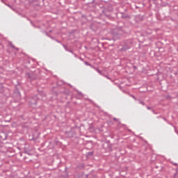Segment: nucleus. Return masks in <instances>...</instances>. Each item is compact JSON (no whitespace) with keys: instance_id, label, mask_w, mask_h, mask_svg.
<instances>
[{"instance_id":"f257e3e1","label":"nucleus","mask_w":178,"mask_h":178,"mask_svg":"<svg viewBox=\"0 0 178 178\" xmlns=\"http://www.w3.org/2000/svg\"><path fill=\"white\" fill-rule=\"evenodd\" d=\"M126 30L123 26H116L111 31V34L113 37V40H120L123 34H125Z\"/></svg>"},{"instance_id":"f03ea898","label":"nucleus","mask_w":178,"mask_h":178,"mask_svg":"<svg viewBox=\"0 0 178 178\" xmlns=\"http://www.w3.org/2000/svg\"><path fill=\"white\" fill-rule=\"evenodd\" d=\"M131 45H133V40L129 39L128 40H125L124 42V44L122 45V47L120 49V51L122 52H126V51L131 48Z\"/></svg>"},{"instance_id":"7ed1b4c3","label":"nucleus","mask_w":178,"mask_h":178,"mask_svg":"<svg viewBox=\"0 0 178 178\" xmlns=\"http://www.w3.org/2000/svg\"><path fill=\"white\" fill-rule=\"evenodd\" d=\"M12 147V144H10V143H3L0 141V148H1V152H6L9 150V148Z\"/></svg>"},{"instance_id":"20e7f679","label":"nucleus","mask_w":178,"mask_h":178,"mask_svg":"<svg viewBox=\"0 0 178 178\" xmlns=\"http://www.w3.org/2000/svg\"><path fill=\"white\" fill-rule=\"evenodd\" d=\"M38 99H41V95L38 94V95H35L30 99L29 104L31 106H35L37 105V102Z\"/></svg>"},{"instance_id":"39448f33","label":"nucleus","mask_w":178,"mask_h":178,"mask_svg":"<svg viewBox=\"0 0 178 178\" xmlns=\"http://www.w3.org/2000/svg\"><path fill=\"white\" fill-rule=\"evenodd\" d=\"M26 79H29V80H35V79H38V76L34 72L26 73Z\"/></svg>"},{"instance_id":"423d86ee","label":"nucleus","mask_w":178,"mask_h":178,"mask_svg":"<svg viewBox=\"0 0 178 178\" xmlns=\"http://www.w3.org/2000/svg\"><path fill=\"white\" fill-rule=\"evenodd\" d=\"M135 20L136 23H138V22H143V20H144V17L142 15H136L135 17Z\"/></svg>"},{"instance_id":"0eeeda50","label":"nucleus","mask_w":178,"mask_h":178,"mask_svg":"<svg viewBox=\"0 0 178 178\" xmlns=\"http://www.w3.org/2000/svg\"><path fill=\"white\" fill-rule=\"evenodd\" d=\"M7 135L5 132H1L0 134V141H2L3 140H6Z\"/></svg>"},{"instance_id":"6e6552de","label":"nucleus","mask_w":178,"mask_h":178,"mask_svg":"<svg viewBox=\"0 0 178 178\" xmlns=\"http://www.w3.org/2000/svg\"><path fill=\"white\" fill-rule=\"evenodd\" d=\"M29 3L31 5H40V1L38 0H29Z\"/></svg>"},{"instance_id":"1a4fd4ad","label":"nucleus","mask_w":178,"mask_h":178,"mask_svg":"<svg viewBox=\"0 0 178 178\" xmlns=\"http://www.w3.org/2000/svg\"><path fill=\"white\" fill-rule=\"evenodd\" d=\"M65 134L67 136H68L70 138L73 137V132L72 131L65 132Z\"/></svg>"},{"instance_id":"9d476101","label":"nucleus","mask_w":178,"mask_h":178,"mask_svg":"<svg viewBox=\"0 0 178 178\" xmlns=\"http://www.w3.org/2000/svg\"><path fill=\"white\" fill-rule=\"evenodd\" d=\"M9 45L11 47V48H13L14 49H16V51H19V48L15 47V45H13V43H12V42H8Z\"/></svg>"},{"instance_id":"9b49d317","label":"nucleus","mask_w":178,"mask_h":178,"mask_svg":"<svg viewBox=\"0 0 178 178\" xmlns=\"http://www.w3.org/2000/svg\"><path fill=\"white\" fill-rule=\"evenodd\" d=\"M93 69L97 71L98 73L100 74L101 76H104V73H102V70H99V69L94 67Z\"/></svg>"},{"instance_id":"f8f14e48","label":"nucleus","mask_w":178,"mask_h":178,"mask_svg":"<svg viewBox=\"0 0 178 178\" xmlns=\"http://www.w3.org/2000/svg\"><path fill=\"white\" fill-rule=\"evenodd\" d=\"M84 64L86 66H90L92 69H94V65H91L90 63L87 62V61H84Z\"/></svg>"},{"instance_id":"ddd939ff","label":"nucleus","mask_w":178,"mask_h":178,"mask_svg":"<svg viewBox=\"0 0 178 178\" xmlns=\"http://www.w3.org/2000/svg\"><path fill=\"white\" fill-rule=\"evenodd\" d=\"M60 178H69V175L67 174L62 175Z\"/></svg>"},{"instance_id":"4468645a","label":"nucleus","mask_w":178,"mask_h":178,"mask_svg":"<svg viewBox=\"0 0 178 178\" xmlns=\"http://www.w3.org/2000/svg\"><path fill=\"white\" fill-rule=\"evenodd\" d=\"M113 119L115 122H117V123H118V124H120V120H119L118 118H113Z\"/></svg>"},{"instance_id":"2eb2a0df","label":"nucleus","mask_w":178,"mask_h":178,"mask_svg":"<svg viewBox=\"0 0 178 178\" xmlns=\"http://www.w3.org/2000/svg\"><path fill=\"white\" fill-rule=\"evenodd\" d=\"M103 76L106 77V79H108V80H111L112 81V79L111 77H109V76L105 75V74H104Z\"/></svg>"},{"instance_id":"dca6fc26","label":"nucleus","mask_w":178,"mask_h":178,"mask_svg":"<svg viewBox=\"0 0 178 178\" xmlns=\"http://www.w3.org/2000/svg\"><path fill=\"white\" fill-rule=\"evenodd\" d=\"M139 104H140V105H145V103H144V102H143L141 99H138Z\"/></svg>"},{"instance_id":"f3484780","label":"nucleus","mask_w":178,"mask_h":178,"mask_svg":"<svg viewBox=\"0 0 178 178\" xmlns=\"http://www.w3.org/2000/svg\"><path fill=\"white\" fill-rule=\"evenodd\" d=\"M122 19H130V16L129 15H122Z\"/></svg>"},{"instance_id":"a211bd4d","label":"nucleus","mask_w":178,"mask_h":178,"mask_svg":"<svg viewBox=\"0 0 178 178\" xmlns=\"http://www.w3.org/2000/svg\"><path fill=\"white\" fill-rule=\"evenodd\" d=\"M3 92V86L2 85H0V93Z\"/></svg>"},{"instance_id":"6ab92c4d","label":"nucleus","mask_w":178,"mask_h":178,"mask_svg":"<svg viewBox=\"0 0 178 178\" xmlns=\"http://www.w3.org/2000/svg\"><path fill=\"white\" fill-rule=\"evenodd\" d=\"M130 97H131L132 98H134V99L135 101H138V99H137V97H134V95H130Z\"/></svg>"},{"instance_id":"aec40b11","label":"nucleus","mask_w":178,"mask_h":178,"mask_svg":"<svg viewBox=\"0 0 178 178\" xmlns=\"http://www.w3.org/2000/svg\"><path fill=\"white\" fill-rule=\"evenodd\" d=\"M118 88H120V90H121V91H122L123 92H126V91H124L122 88V86L120 85H118Z\"/></svg>"},{"instance_id":"412c9836","label":"nucleus","mask_w":178,"mask_h":178,"mask_svg":"<svg viewBox=\"0 0 178 178\" xmlns=\"http://www.w3.org/2000/svg\"><path fill=\"white\" fill-rule=\"evenodd\" d=\"M63 48L65 49V51H68L69 49H67V47H66V45L63 44Z\"/></svg>"},{"instance_id":"4be33fe9","label":"nucleus","mask_w":178,"mask_h":178,"mask_svg":"<svg viewBox=\"0 0 178 178\" xmlns=\"http://www.w3.org/2000/svg\"><path fill=\"white\" fill-rule=\"evenodd\" d=\"M173 178H178V172H177L175 174Z\"/></svg>"},{"instance_id":"5701e85b","label":"nucleus","mask_w":178,"mask_h":178,"mask_svg":"<svg viewBox=\"0 0 178 178\" xmlns=\"http://www.w3.org/2000/svg\"><path fill=\"white\" fill-rule=\"evenodd\" d=\"M93 154H94V153H93L92 152H90L88 153V154L90 156H92Z\"/></svg>"},{"instance_id":"b1692460","label":"nucleus","mask_w":178,"mask_h":178,"mask_svg":"<svg viewBox=\"0 0 178 178\" xmlns=\"http://www.w3.org/2000/svg\"><path fill=\"white\" fill-rule=\"evenodd\" d=\"M46 35H47V37H50V38H52V37H51V35H49V34L47 33V31H44Z\"/></svg>"},{"instance_id":"393cba45","label":"nucleus","mask_w":178,"mask_h":178,"mask_svg":"<svg viewBox=\"0 0 178 178\" xmlns=\"http://www.w3.org/2000/svg\"><path fill=\"white\" fill-rule=\"evenodd\" d=\"M152 112L154 115H158V113L155 112V110H152Z\"/></svg>"},{"instance_id":"a878e982","label":"nucleus","mask_w":178,"mask_h":178,"mask_svg":"<svg viewBox=\"0 0 178 178\" xmlns=\"http://www.w3.org/2000/svg\"><path fill=\"white\" fill-rule=\"evenodd\" d=\"M102 14H103V15H106V14L105 13V12H106L105 9H103V10H102Z\"/></svg>"},{"instance_id":"bb28decb","label":"nucleus","mask_w":178,"mask_h":178,"mask_svg":"<svg viewBox=\"0 0 178 178\" xmlns=\"http://www.w3.org/2000/svg\"><path fill=\"white\" fill-rule=\"evenodd\" d=\"M67 52H70V54H72V55H73V54H74V52H73V51H72L70 49H69V51Z\"/></svg>"},{"instance_id":"cd10ccee","label":"nucleus","mask_w":178,"mask_h":178,"mask_svg":"<svg viewBox=\"0 0 178 178\" xmlns=\"http://www.w3.org/2000/svg\"><path fill=\"white\" fill-rule=\"evenodd\" d=\"M172 165H174V166H178V163H172Z\"/></svg>"},{"instance_id":"c85d7f7f","label":"nucleus","mask_w":178,"mask_h":178,"mask_svg":"<svg viewBox=\"0 0 178 178\" xmlns=\"http://www.w3.org/2000/svg\"><path fill=\"white\" fill-rule=\"evenodd\" d=\"M72 55H74L75 58H78L77 54H76L74 53Z\"/></svg>"},{"instance_id":"c756f323","label":"nucleus","mask_w":178,"mask_h":178,"mask_svg":"<svg viewBox=\"0 0 178 178\" xmlns=\"http://www.w3.org/2000/svg\"><path fill=\"white\" fill-rule=\"evenodd\" d=\"M146 107H147V109H148V110L151 109V107H150V106H146Z\"/></svg>"},{"instance_id":"7c9ffc66","label":"nucleus","mask_w":178,"mask_h":178,"mask_svg":"<svg viewBox=\"0 0 178 178\" xmlns=\"http://www.w3.org/2000/svg\"><path fill=\"white\" fill-rule=\"evenodd\" d=\"M56 42H58L59 44H60V41H59L58 40H56Z\"/></svg>"},{"instance_id":"2f4dec72","label":"nucleus","mask_w":178,"mask_h":178,"mask_svg":"<svg viewBox=\"0 0 178 178\" xmlns=\"http://www.w3.org/2000/svg\"><path fill=\"white\" fill-rule=\"evenodd\" d=\"M80 60H84L81 57H79Z\"/></svg>"},{"instance_id":"473e14b6","label":"nucleus","mask_w":178,"mask_h":178,"mask_svg":"<svg viewBox=\"0 0 178 178\" xmlns=\"http://www.w3.org/2000/svg\"><path fill=\"white\" fill-rule=\"evenodd\" d=\"M157 118H161V119H162L163 117H162V115H159V116H158Z\"/></svg>"},{"instance_id":"72a5a7b5","label":"nucleus","mask_w":178,"mask_h":178,"mask_svg":"<svg viewBox=\"0 0 178 178\" xmlns=\"http://www.w3.org/2000/svg\"><path fill=\"white\" fill-rule=\"evenodd\" d=\"M162 119L166 122V118H165V117H163Z\"/></svg>"}]
</instances>
